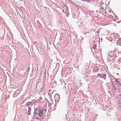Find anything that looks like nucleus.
<instances>
[{
  "label": "nucleus",
  "instance_id": "f257e3e1",
  "mask_svg": "<svg viewBox=\"0 0 121 121\" xmlns=\"http://www.w3.org/2000/svg\"><path fill=\"white\" fill-rule=\"evenodd\" d=\"M46 112V110H42L41 111L40 109H36L35 110L34 116L39 119H42L43 117V113H45Z\"/></svg>",
  "mask_w": 121,
  "mask_h": 121
},
{
  "label": "nucleus",
  "instance_id": "f03ea898",
  "mask_svg": "<svg viewBox=\"0 0 121 121\" xmlns=\"http://www.w3.org/2000/svg\"><path fill=\"white\" fill-rule=\"evenodd\" d=\"M110 78L111 80V82L113 84L114 82V83L116 84V81L117 80V79L114 78L112 76H111Z\"/></svg>",
  "mask_w": 121,
  "mask_h": 121
},
{
  "label": "nucleus",
  "instance_id": "7ed1b4c3",
  "mask_svg": "<svg viewBox=\"0 0 121 121\" xmlns=\"http://www.w3.org/2000/svg\"><path fill=\"white\" fill-rule=\"evenodd\" d=\"M60 99L59 95L57 93L55 95V99L56 102L58 101Z\"/></svg>",
  "mask_w": 121,
  "mask_h": 121
},
{
  "label": "nucleus",
  "instance_id": "20e7f679",
  "mask_svg": "<svg viewBox=\"0 0 121 121\" xmlns=\"http://www.w3.org/2000/svg\"><path fill=\"white\" fill-rule=\"evenodd\" d=\"M106 75L105 74H102L101 75V77L103 78L104 79H105L106 78Z\"/></svg>",
  "mask_w": 121,
  "mask_h": 121
},
{
  "label": "nucleus",
  "instance_id": "39448f33",
  "mask_svg": "<svg viewBox=\"0 0 121 121\" xmlns=\"http://www.w3.org/2000/svg\"><path fill=\"white\" fill-rule=\"evenodd\" d=\"M112 88L113 91H115L116 89V87L114 84H113V86H112Z\"/></svg>",
  "mask_w": 121,
  "mask_h": 121
},
{
  "label": "nucleus",
  "instance_id": "423d86ee",
  "mask_svg": "<svg viewBox=\"0 0 121 121\" xmlns=\"http://www.w3.org/2000/svg\"><path fill=\"white\" fill-rule=\"evenodd\" d=\"M112 51H111L109 52L108 53V55L110 57H111V53H112Z\"/></svg>",
  "mask_w": 121,
  "mask_h": 121
},
{
  "label": "nucleus",
  "instance_id": "0eeeda50",
  "mask_svg": "<svg viewBox=\"0 0 121 121\" xmlns=\"http://www.w3.org/2000/svg\"><path fill=\"white\" fill-rule=\"evenodd\" d=\"M116 83H117L118 85H121V84L120 82L118 81L117 80L116 82Z\"/></svg>",
  "mask_w": 121,
  "mask_h": 121
},
{
  "label": "nucleus",
  "instance_id": "6e6552de",
  "mask_svg": "<svg viewBox=\"0 0 121 121\" xmlns=\"http://www.w3.org/2000/svg\"><path fill=\"white\" fill-rule=\"evenodd\" d=\"M121 102V103L120 104H118V106L119 108H121V102H120V101L119 102V103Z\"/></svg>",
  "mask_w": 121,
  "mask_h": 121
},
{
  "label": "nucleus",
  "instance_id": "1a4fd4ad",
  "mask_svg": "<svg viewBox=\"0 0 121 121\" xmlns=\"http://www.w3.org/2000/svg\"><path fill=\"white\" fill-rule=\"evenodd\" d=\"M96 44H95L94 46H93V48H92V49H93V48L94 49H96Z\"/></svg>",
  "mask_w": 121,
  "mask_h": 121
},
{
  "label": "nucleus",
  "instance_id": "9d476101",
  "mask_svg": "<svg viewBox=\"0 0 121 121\" xmlns=\"http://www.w3.org/2000/svg\"><path fill=\"white\" fill-rule=\"evenodd\" d=\"M91 1V0H86V1H87V2H90Z\"/></svg>",
  "mask_w": 121,
  "mask_h": 121
},
{
  "label": "nucleus",
  "instance_id": "9b49d317",
  "mask_svg": "<svg viewBox=\"0 0 121 121\" xmlns=\"http://www.w3.org/2000/svg\"><path fill=\"white\" fill-rule=\"evenodd\" d=\"M102 75V74H98V76L100 77L101 78Z\"/></svg>",
  "mask_w": 121,
  "mask_h": 121
},
{
  "label": "nucleus",
  "instance_id": "f8f14e48",
  "mask_svg": "<svg viewBox=\"0 0 121 121\" xmlns=\"http://www.w3.org/2000/svg\"><path fill=\"white\" fill-rule=\"evenodd\" d=\"M101 9H103V10H104V9L103 8V7H102V6H101Z\"/></svg>",
  "mask_w": 121,
  "mask_h": 121
},
{
  "label": "nucleus",
  "instance_id": "ddd939ff",
  "mask_svg": "<svg viewBox=\"0 0 121 121\" xmlns=\"http://www.w3.org/2000/svg\"><path fill=\"white\" fill-rule=\"evenodd\" d=\"M121 38H120V39H118V41H120L121 40Z\"/></svg>",
  "mask_w": 121,
  "mask_h": 121
},
{
  "label": "nucleus",
  "instance_id": "4468645a",
  "mask_svg": "<svg viewBox=\"0 0 121 121\" xmlns=\"http://www.w3.org/2000/svg\"><path fill=\"white\" fill-rule=\"evenodd\" d=\"M61 79H60V82H62V81H61Z\"/></svg>",
  "mask_w": 121,
  "mask_h": 121
},
{
  "label": "nucleus",
  "instance_id": "2eb2a0df",
  "mask_svg": "<svg viewBox=\"0 0 121 121\" xmlns=\"http://www.w3.org/2000/svg\"><path fill=\"white\" fill-rule=\"evenodd\" d=\"M82 1H86V0H81Z\"/></svg>",
  "mask_w": 121,
  "mask_h": 121
},
{
  "label": "nucleus",
  "instance_id": "dca6fc26",
  "mask_svg": "<svg viewBox=\"0 0 121 121\" xmlns=\"http://www.w3.org/2000/svg\"><path fill=\"white\" fill-rule=\"evenodd\" d=\"M18 92V91H16V92L17 93V92Z\"/></svg>",
  "mask_w": 121,
  "mask_h": 121
},
{
  "label": "nucleus",
  "instance_id": "f3484780",
  "mask_svg": "<svg viewBox=\"0 0 121 121\" xmlns=\"http://www.w3.org/2000/svg\"><path fill=\"white\" fill-rule=\"evenodd\" d=\"M120 22V21H119V22H117V23H119Z\"/></svg>",
  "mask_w": 121,
  "mask_h": 121
},
{
  "label": "nucleus",
  "instance_id": "a211bd4d",
  "mask_svg": "<svg viewBox=\"0 0 121 121\" xmlns=\"http://www.w3.org/2000/svg\"><path fill=\"white\" fill-rule=\"evenodd\" d=\"M115 17L117 18V16H115Z\"/></svg>",
  "mask_w": 121,
  "mask_h": 121
},
{
  "label": "nucleus",
  "instance_id": "6ab92c4d",
  "mask_svg": "<svg viewBox=\"0 0 121 121\" xmlns=\"http://www.w3.org/2000/svg\"><path fill=\"white\" fill-rule=\"evenodd\" d=\"M28 114H29V115L30 114V113H28Z\"/></svg>",
  "mask_w": 121,
  "mask_h": 121
},
{
  "label": "nucleus",
  "instance_id": "aec40b11",
  "mask_svg": "<svg viewBox=\"0 0 121 121\" xmlns=\"http://www.w3.org/2000/svg\"><path fill=\"white\" fill-rule=\"evenodd\" d=\"M28 114H29V115L30 114V113H28Z\"/></svg>",
  "mask_w": 121,
  "mask_h": 121
}]
</instances>
